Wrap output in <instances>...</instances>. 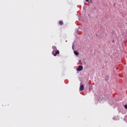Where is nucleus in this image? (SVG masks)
<instances>
[{
    "mask_svg": "<svg viewBox=\"0 0 127 127\" xmlns=\"http://www.w3.org/2000/svg\"><path fill=\"white\" fill-rule=\"evenodd\" d=\"M60 53V52H59V50H57L56 51L55 54L54 53V51H53L52 52V54L54 55V56H57V54H59Z\"/></svg>",
    "mask_w": 127,
    "mask_h": 127,
    "instance_id": "2",
    "label": "nucleus"
},
{
    "mask_svg": "<svg viewBox=\"0 0 127 127\" xmlns=\"http://www.w3.org/2000/svg\"><path fill=\"white\" fill-rule=\"evenodd\" d=\"M125 108L127 109V105H125Z\"/></svg>",
    "mask_w": 127,
    "mask_h": 127,
    "instance_id": "7",
    "label": "nucleus"
},
{
    "mask_svg": "<svg viewBox=\"0 0 127 127\" xmlns=\"http://www.w3.org/2000/svg\"><path fill=\"white\" fill-rule=\"evenodd\" d=\"M86 0V1L87 2H88V1H89V0Z\"/></svg>",
    "mask_w": 127,
    "mask_h": 127,
    "instance_id": "8",
    "label": "nucleus"
},
{
    "mask_svg": "<svg viewBox=\"0 0 127 127\" xmlns=\"http://www.w3.org/2000/svg\"><path fill=\"white\" fill-rule=\"evenodd\" d=\"M52 48L54 50H56V49H57V48L55 46H53Z\"/></svg>",
    "mask_w": 127,
    "mask_h": 127,
    "instance_id": "6",
    "label": "nucleus"
},
{
    "mask_svg": "<svg viewBox=\"0 0 127 127\" xmlns=\"http://www.w3.org/2000/svg\"><path fill=\"white\" fill-rule=\"evenodd\" d=\"M79 90H80V91H83V90H84V85L83 84H82L80 85Z\"/></svg>",
    "mask_w": 127,
    "mask_h": 127,
    "instance_id": "3",
    "label": "nucleus"
},
{
    "mask_svg": "<svg viewBox=\"0 0 127 127\" xmlns=\"http://www.w3.org/2000/svg\"><path fill=\"white\" fill-rule=\"evenodd\" d=\"M83 70V66L82 65H79L78 67L76 68L77 71H82Z\"/></svg>",
    "mask_w": 127,
    "mask_h": 127,
    "instance_id": "1",
    "label": "nucleus"
},
{
    "mask_svg": "<svg viewBox=\"0 0 127 127\" xmlns=\"http://www.w3.org/2000/svg\"><path fill=\"white\" fill-rule=\"evenodd\" d=\"M74 54H75V55H76V56L79 55V53H78V52H77V51H75L74 52Z\"/></svg>",
    "mask_w": 127,
    "mask_h": 127,
    "instance_id": "5",
    "label": "nucleus"
},
{
    "mask_svg": "<svg viewBox=\"0 0 127 127\" xmlns=\"http://www.w3.org/2000/svg\"><path fill=\"white\" fill-rule=\"evenodd\" d=\"M59 23L60 25H63V24H64L63 21H61V20L59 22Z\"/></svg>",
    "mask_w": 127,
    "mask_h": 127,
    "instance_id": "4",
    "label": "nucleus"
}]
</instances>
